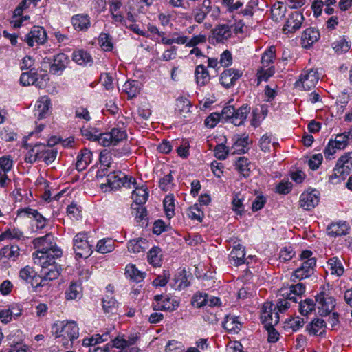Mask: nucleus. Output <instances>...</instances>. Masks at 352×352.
<instances>
[{"label": "nucleus", "mask_w": 352, "mask_h": 352, "mask_svg": "<svg viewBox=\"0 0 352 352\" xmlns=\"http://www.w3.org/2000/svg\"><path fill=\"white\" fill-rule=\"evenodd\" d=\"M36 72L31 69L30 72H24L21 75L20 82L23 85H35Z\"/></svg>", "instance_id": "nucleus-54"}, {"label": "nucleus", "mask_w": 352, "mask_h": 352, "mask_svg": "<svg viewBox=\"0 0 352 352\" xmlns=\"http://www.w3.org/2000/svg\"><path fill=\"white\" fill-rule=\"evenodd\" d=\"M244 198L241 194H236L232 199V209L237 214L241 215L244 212Z\"/></svg>", "instance_id": "nucleus-48"}, {"label": "nucleus", "mask_w": 352, "mask_h": 352, "mask_svg": "<svg viewBox=\"0 0 352 352\" xmlns=\"http://www.w3.org/2000/svg\"><path fill=\"white\" fill-rule=\"evenodd\" d=\"M350 140H352V131L337 135L333 141L337 146V149H344L348 145Z\"/></svg>", "instance_id": "nucleus-35"}, {"label": "nucleus", "mask_w": 352, "mask_h": 352, "mask_svg": "<svg viewBox=\"0 0 352 352\" xmlns=\"http://www.w3.org/2000/svg\"><path fill=\"white\" fill-rule=\"evenodd\" d=\"M96 248L98 252L106 254L114 250L115 244L111 239H103L98 242Z\"/></svg>", "instance_id": "nucleus-37"}, {"label": "nucleus", "mask_w": 352, "mask_h": 352, "mask_svg": "<svg viewBox=\"0 0 352 352\" xmlns=\"http://www.w3.org/2000/svg\"><path fill=\"white\" fill-rule=\"evenodd\" d=\"M349 164L352 165V153H347L342 155L337 162L333 170V174L331 177H338L349 174Z\"/></svg>", "instance_id": "nucleus-13"}, {"label": "nucleus", "mask_w": 352, "mask_h": 352, "mask_svg": "<svg viewBox=\"0 0 352 352\" xmlns=\"http://www.w3.org/2000/svg\"><path fill=\"white\" fill-rule=\"evenodd\" d=\"M326 322L323 319L316 318L306 327V330L310 335L321 336L325 332Z\"/></svg>", "instance_id": "nucleus-25"}, {"label": "nucleus", "mask_w": 352, "mask_h": 352, "mask_svg": "<svg viewBox=\"0 0 352 352\" xmlns=\"http://www.w3.org/2000/svg\"><path fill=\"white\" fill-rule=\"evenodd\" d=\"M332 47L336 52L341 54L346 52L350 48V45L345 38H340L339 40L333 43Z\"/></svg>", "instance_id": "nucleus-51"}, {"label": "nucleus", "mask_w": 352, "mask_h": 352, "mask_svg": "<svg viewBox=\"0 0 352 352\" xmlns=\"http://www.w3.org/2000/svg\"><path fill=\"white\" fill-rule=\"evenodd\" d=\"M315 307L316 303L314 300L307 298L300 302L299 311L301 315L307 316L315 309Z\"/></svg>", "instance_id": "nucleus-42"}, {"label": "nucleus", "mask_w": 352, "mask_h": 352, "mask_svg": "<svg viewBox=\"0 0 352 352\" xmlns=\"http://www.w3.org/2000/svg\"><path fill=\"white\" fill-rule=\"evenodd\" d=\"M328 270L331 274L340 276L344 273V267L341 259L338 257H332L327 262Z\"/></svg>", "instance_id": "nucleus-30"}, {"label": "nucleus", "mask_w": 352, "mask_h": 352, "mask_svg": "<svg viewBox=\"0 0 352 352\" xmlns=\"http://www.w3.org/2000/svg\"><path fill=\"white\" fill-rule=\"evenodd\" d=\"M212 39L217 43H223L232 35L231 28L227 24L219 25L212 31Z\"/></svg>", "instance_id": "nucleus-20"}, {"label": "nucleus", "mask_w": 352, "mask_h": 352, "mask_svg": "<svg viewBox=\"0 0 352 352\" xmlns=\"http://www.w3.org/2000/svg\"><path fill=\"white\" fill-rule=\"evenodd\" d=\"M163 204L166 217L171 219L175 215V199L173 195H168L166 196Z\"/></svg>", "instance_id": "nucleus-39"}, {"label": "nucleus", "mask_w": 352, "mask_h": 352, "mask_svg": "<svg viewBox=\"0 0 352 352\" xmlns=\"http://www.w3.org/2000/svg\"><path fill=\"white\" fill-rule=\"evenodd\" d=\"M316 302L320 316L328 315L336 306L335 299L325 292H321L316 296Z\"/></svg>", "instance_id": "nucleus-8"}, {"label": "nucleus", "mask_w": 352, "mask_h": 352, "mask_svg": "<svg viewBox=\"0 0 352 352\" xmlns=\"http://www.w3.org/2000/svg\"><path fill=\"white\" fill-rule=\"evenodd\" d=\"M74 250L76 256L87 258L92 253L91 245L87 241L86 232H79L74 238Z\"/></svg>", "instance_id": "nucleus-6"}, {"label": "nucleus", "mask_w": 352, "mask_h": 352, "mask_svg": "<svg viewBox=\"0 0 352 352\" xmlns=\"http://www.w3.org/2000/svg\"><path fill=\"white\" fill-rule=\"evenodd\" d=\"M319 76L317 70L310 69L304 72L300 76V78L295 83L296 87L302 88L305 90H309L314 87L318 83Z\"/></svg>", "instance_id": "nucleus-9"}, {"label": "nucleus", "mask_w": 352, "mask_h": 352, "mask_svg": "<svg viewBox=\"0 0 352 352\" xmlns=\"http://www.w3.org/2000/svg\"><path fill=\"white\" fill-rule=\"evenodd\" d=\"M54 336L68 337L77 339L79 336V328L74 321L60 322L53 325Z\"/></svg>", "instance_id": "nucleus-4"}, {"label": "nucleus", "mask_w": 352, "mask_h": 352, "mask_svg": "<svg viewBox=\"0 0 352 352\" xmlns=\"http://www.w3.org/2000/svg\"><path fill=\"white\" fill-rule=\"evenodd\" d=\"M278 146V143L272 141V136L268 134L263 135L259 140V147L265 153L271 151V148L274 149Z\"/></svg>", "instance_id": "nucleus-34"}, {"label": "nucleus", "mask_w": 352, "mask_h": 352, "mask_svg": "<svg viewBox=\"0 0 352 352\" xmlns=\"http://www.w3.org/2000/svg\"><path fill=\"white\" fill-rule=\"evenodd\" d=\"M51 58H44L45 63L50 64V72L56 74L59 71H63L69 63V58L67 56L63 53L58 54L54 56L53 63H51Z\"/></svg>", "instance_id": "nucleus-16"}, {"label": "nucleus", "mask_w": 352, "mask_h": 352, "mask_svg": "<svg viewBox=\"0 0 352 352\" xmlns=\"http://www.w3.org/2000/svg\"><path fill=\"white\" fill-rule=\"evenodd\" d=\"M98 43L104 51H111L113 49L111 36L109 34L102 32L99 35Z\"/></svg>", "instance_id": "nucleus-47"}, {"label": "nucleus", "mask_w": 352, "mask_h": 352, "mask_svg": "<svg viewBox=\"0 0 352 352\" xmlns=\"http://www.w3.org/2000/svg\"><path fill=\"white\" fill-rule=\"evenodd\" d=\"M125 275L136 283H139L144 279V274L140 272L135 265L132 264L126 265Z\"/></svg>", "instance_id": "nucleus-36"}, {"label": "nucleus", "mask_w": 352, "mask_h": 352, "mask_svg": "<svg viewBox=\"0 0 352 352\" xmlns=\"http://www.w3.org/2000/svg\"><path fill=\"white\" fill-rule=\"evenodd\" d=\"M249 144V137L246 135H243L241 137L238 138L234 144H233L232 149H233V153H244L245 148Z\"/></svg>", "instance_id": "nucleus-41"}, {"label": "nucleus", "mask_w": 352, "mask_h": 352, "mask_svg": "<svg viewBox=\"0 0 352 352\" xmlns=\"http://www.w3.org/2000/svg\"><path fill=\"white\" fill-rule=\"evenodd\" d=\"M18 215L27 216L29 218L34 219L36 221V226L37 229H43L47 223V219L45 218L37 210L25 208L18 210Z\"/></svg>", "instance_id": "nucleus-17"}, {"label": "nucleus", "mask_w": 352, "mask_h": 352, "mask_svg": "<svg viewBox=\"0 0 352 352\" xmlns=\"http://www.w3.org/2000/svg\"><path fill=\"white\" fill-rule=\"evenodd\" d=\"M210 12V16L213 19H216L219 14V8L218 7L212 8L210 0H204L202 3L199 5L194 10L195 20L201 23L204 21L207 14Z\"/></svg>", "instance_id": "nucleus-7"}, {"label": "nucleus", "mask_w": 352, "mask_h": 352, "mask_svg": "<svg viewBox=\"0 0 352 352\" xmlns=\"http://www.w3.org/2000/svg\"><path fill=\"white\" fill-rule=\"evenodd\" d=\"M46 39V32L43 28L40 26H34L25 37V41L30 47H33L35 45L43 44Z\"/></svg>", "instance_id": "nucleus-12"}, {"label": "nucleus", "mask_w": 352, "mask_h": 352, "mask_svg": "<svg viewBox=\"0 0 352 352\" xmlns=\"http://www.w3.org/2000/svg\"><path fill=\"white\" fill-rule=\"evenodd\" d=\"M22 236L23 232L19 230L18 229H8L1 234H0V241L12 239H19L22 237Z\"/></svg>", "instance_id": "nucleus-53"}, {"label": "nucleus", "mask_w": 352, "mask_h": 352, "mask_svg": "<svg viewBox=\"0 0 352 352\" xmlns=\"http://www.w3.org/2000/svg\"><path fill=\"white\" fill-rule=\"evenodd\" d=\"M13 166V160L10 156H3L0 157V168L2 172L10 171Z\"/></svg>", "instance_id": "nucleus-59"}, {"label": "nucleus", "mask_w": 352, "mask_h": 352, "mask_svg": "<svg viewBox=\"0 0 352 352\" xmlns=\"http://www.w3.org/2000/svg\"><path fill=\"white\" fill-rule=\"evenodd\" d=\"M250 109V107H249L248 104H243L238 109H235L232 123L235 126H240L243 124L247 119Z\"/></svg>", "instance_id": "nucleus-27"}, {"label": "nucleus", "mask_w": 352, "mask_h": 352, "mask_svg": "<svg viewBox=\"0 0 352 352\" xmlns=\"http://www.w3.org/2000/svg\"><path fill=\"white\" fill-rule=\"evenodd\" d=\"M195 77L197 85L203 87L209 83L210 76L206 67L201 64L196 67L195 71Z\"/></svg>", "instance_id": "nucleus-24"}, {"label": "nucleus", "mask_w": 352, "mask_h": 352, "mask_svg": "<svg viewBox=\"0 0 352 352\" xmlns=\"http://www.w3.org/2000/svg\"><path fill=\"white\" fill-rule=\"evenodd\" d=\"M139 83L135 80L126 81L123 85V91L130 98L135 96L139 93Z\"/></svg>", "instance_id": "nucleus-45"}, {"label": "nucleus", "mask_w": 352, "mask_h": 352, "mask_svg": "<svg viewBox=\"0 0 352 352\" xmlns=\"http://www.w3.org/2000/svg\"><path fill=\"white\" fill-rule=\"evenodd\" d=\"M187 215L190 219L197 220L200 222L202 221V219L204 217V212L197 204H195L188 208L187 210Z\"/></svg>", "instance_id": "nucleus-46"}, {"label": "nucleus", "mask_w": 352, "mask_h": 352, "mask_svg": "<svg viewBox=\"0 0 352 352\" xmlns=\"http://www.w3.org/2000/svg\"><path fill=\"white\" fill-rule=\"evenodd\" d=\"M71 22L75 30L87 32L91 27V17L88 14H77L72 17Z\"/></svg>", "instance_id": "nucleus-15"}, {"label": "nucleus", "mask_w": 352, "mask_h": 352, "mask_svg": "<svg viewBox=\"0 0 352 352\" xmlns=\"http://www.w3.org/2000/svg\"><path fill=\"white\" fill-rule=\"evenodd\" d=\"M148 197V192L147 188L144 186L140 188H135L132 193V199L135 202V205H142L144 204Z\"/></svg>", "instance_id": "nucleus-32"}, {"label": "nucleus", "mask_w": 352, "mask_h": 352, "mask_svg": "<svg viewBox=\"0 0 352 352\" xmlns=\"http://www.w3.org/2000/svg\"><path fill=\"white\" fill-rule=\"evenodd\" d=\"M113 146L118 144L120 142L124 140L126 138V133L125 131L118 128H113L109 132Z\"/></svg>", "instance_id": "nucleus-52"}, {"label": "nucleus", "mask_w": 352, "mask_h": 352, "mask_svg": "<svg viewBox=\"0 0 352 352\" xmlns=\"http://www.w3.org/2000/svg\"><path fill=\"white\" fill-rule=\"evenodd\" d=\"M102 307L105 312L113 313L117 307V302L114 298L107 296L102 299Z\"/></svg>", "instance_id": "nucleus-56"}, {"label": "nucleus", "mask_w": 352, "mask_h": 352, "mask_svg": "<svg viewBox=\"0 0 352 352\" xmlns=\"http://www.w3.org/2000/svg\"><path fill=\"white\" fill-rule=\"evenodd\" d=\"M184 346L182 342L171 340L166 346V352H184Z\"/></svg>", "instance_id": "nucleus-60"}, {"label": "nucleus", "mask_w": 352, "mask_h": 352, "mask_svg": "<svg viewBox=\"0 0 352 352\" xmlns=\"http://www.w3.org/2000/svg\"><path fill=\"white\" fill-rule=\"evenodd\" d=\"M319 202L318 192L316 190L303 192L300 198V206L306 210H310Z\"/></svg>", "instance_id": "nucleus-14"}, {"label": "nucleus", "mask_w": 352, "mask_h": 352, "mask_svg": "<svg viewBox=\"0 0 352 352\" xmlns=\"http://www.w3.org/2000/svg\"><path fill=\"white\" fill-rule=\"evenodd\" d=\"M207 302V294L197 292L192 297V305L197 308L206 306Z\"/></svg>", "instance_id": "nucleus-55"}, {"label": "nucleus", "mask_w": 352, "mask_h": 352, "mask_svg": "<svg viewBox=\"0 0 352 352\" xmlns=\"http://www.w3.org/2000/svg\"><path fill=\"white\" fill-rule=\"evenodd\" d=\"M276 47L274 46H270L265 52L263 54L261 57V63L264 67H267L275 58Z\"/></svg>", "instance_id": "nucleus-50"}, {"label": "nucleus", "mask_w": 352, "mask_h": 352, "mask_svg": "<svg viewBox=\"0 0 352 352\" xmlns=\"http://www.w3.org/2000/svg\"><path fill=\"white\" fill-rule=\"evenodd\" d=\"M73 60L79 65H84L91 61V57L84 50L75 51L73 53Z\"/></svg>", "instance_id": "nucleus-43"}, {"label": "nucleus", "mask_w": 352, "mask_h": 352, "mask_svg": "<svg viewBox=\"0 0 352 352\" xmlns=\"http://www.w3.org/2000/svg\"><path fill=\"white\" fill-rule=\"evenodd\" d=\"M111 16L112 22L116 25H126V21L124 14L120 10H112L109 12Z\"/></svg>", "instance_id": "nucleus-58"}, {"label": "nucleus", "mask_w": 352, "mask_h": 352, "mask_svg": "<svg viewBox=\"0 0 352 352\" xmlns=\"http://www.w3.org/2000/svg\"><path fill=\"white\" fill-rule=\"evenodd\" d=\"M245 253L244 248L241 245L238 244L234 247L230 254V259L231 262L235 265H239L243 264L244 261Z\"/></svg>", "instance_id": "nucleus-29"}, {"label": "nucleus", "mask_w": 352, "mask_h": 352, "mask_svg": "<svg viewBox=\"0 0 352 352\" xmlns=\"http://www.w3.org/2000/svg\"><path fill=\"white\" fill-rule=\"evenodd\" d=\"M207 41L206 36L204 34H198L191 38H188L187 47H197L198 45L206 43Z\"/></svg>", "instance_id": "nucleus-61"}, {"label": "nucleus", "mask_w": 352, "mask_h": 352, "mask_svg": "<svg viewBox=\"0 0 352 352\" xmlns=\"http://www.w3.org/2000/svg\"><path fill=\"white\" fill-rule=\"evenodd\" d=\"M49 80V76L45 70H41L40 74L36 72L35 86L38 88H44Z\"/></svg>", "instance_id": "nucleus-57"}, {"label": "nucleus", "mask_w": 352, "mask_h": 352, "mask_svg": "<svg viewBox=\"0 0 352 352\" xmlns=\"http://www.w3.org/2000/svg\"><path fill=\"white\" fill-rule=\"evenodd\" d=\"M50 99L47 96H43L38 98L35 105V115L38 119L45 118L50 108Z\"/></svg>", "instance_id": "nucleus-22"}, {"label": "nucleus", "mask_w": 352, "mask_h": 352, "mask_svg": "<svg viewBox=\"0 0 352 352\" xmlns=\"http://www.w3.org/2000/svg\"><path fill=\"white\" fill-rule=\"evenodd\" d=\"M319 38L320 33L317 29L314 28H307L301 36L302 46L305 48H308L318 41Z\"/></svg>", "instance_id": "nucleus-21"}, {"label": "nucleus", "mask_w": 352, "mask_h": 352, "mask_svg": "<svg viewBox=\"0 0 352 352\" xmlns=\"http://www.w3.org/2000/svg\"><path fill=\"white\" fill-rule=\"evenodd\" d=\"M305 292V286L303 283H297L289 287V289L281 288L280 290V295L283 297H287L290 300L296 302V296H300Z\"/></svg>", "instance_id": "nucleus-19"}, {"label": "nucleus", "mask_w": 352, "mask_h": 352, "mask_svg": "<svg viewBox=\"0 0 352 352\" xmlns=\"http://www.w3.org/2000/svg\"><path fill=\"white\" fill-rule=\"evenodd\" d=\"M82 289L80 285L72 283L65 291V298L67 300L80 299L82 295Z\"/></svg>", "instance_id": "nucleus-33"}, {"label": "nucleus", "mask_w": 352, "mask_h": 352, "mask_svg": "<svg viewBox=\"0 0 352 352\" xmlns=\"http://www.w3.org/2000/svg\"><path fill=\"white\" fill-rule=\"evenodd\" d=\"M261 319L265 327L276 325L279 322L278 312H273V304L267 302L263 304Z\"/></svg>", "instance_id": "nucleus-11"}, {"label": "nucleus", "mask_w": 352, "mask_h": 352, "mask_svg": "<svg viewBox=\"0 0 352 352\" xmlns=\"http://www.w3.org/2000/svg\"><path fill=\"white\" fill-rule=\"evenodd\" d=\"M91 157L92 153L89 149L84 148L81 150L77 157V161L76 163L77 170L78 171L85 170L91 162Z\"/></svg>", "instance_id": "nucleus-26"}, {"label": "nucleus", "mask_w": 352, "mask_h": 352, "mask_svg": "<svg viewBox=\"0 0 352 352\" xmlns=\"http://www.w3.org/2000/svg\"><path fill=\"white\" fill-rule=\"evenodd\" d=\"M179 305V300L175 296L156 295L152 306L154 310L173 311L178 308Z\"/></svg>", "instance_id": "nucleus-5"}, {"label": "nucleus", "mask_w": 352, "mask_h": 352, "mask_svg": "<svg viewBox=\"0 0 352 352\" xmlns=\"http://www.w3.org/2000/svg\"><path fill=\"white\" fill-rule=\"evenodd\" d=\"M128 250L133 253H140L148 248V242L146 239L140 238L131 240L128 243Z\"/></svg>", "instance_id": "nucleus-31"}, {"label": "nucleus", "mask_w": 352, "mask_h": 352, "mask_svg": "<svg viewBox=\"0 0 352 352\" xmlns=\"http://www.w3.org/2000/svg\"><path fill=\"white\" fill-rule=\"evenodd\" d=\"M55 259L50 258L45 265L38 264L41 267V270L38 276L40 281L37 283L36 287H48L50 281L55 280L59 276L60 270L56 265Z\"/></svg>", "instance_id": "nucleus-2"}, {"label": "nucleus", "mask_w": 352, "mask_h": 352, "mask_svg": "<svg viewBox=\"0 0 352 352\" xmlns=\"http://www.w3.org/2000/svg\"><path fill=\"white\" fill-rule=\"evenodd\" d=\"M177 111L180 118H188L190 113V102L186 98L181 97L177 100Z\"/></svg>", "instance_id": "nucleus-28"}, {"label": "nucleus", "mask_w": 352, "mask_h": 352, "mask_svg": "<svg viewBox=\"0 0 352 352\" xmlns=\"http://www.w3.org/2000/svg\"><path fill=\"white\" fill-rule=\"evenodd\" d=\"M135 181L133 177L128 178L126 175L122 173L121 171L112 172L107 175V183H102L100 188L104 189L105 187H109L111 190H117L122 186H126L129 188H131V185L135 186Z\"/></svg>", "instance_id": "nucleus-3"}, {"label": "nucleus", "mask_w": 352, "mask_h": 352, "mask_svg": "<svg viewBox=\"0 0 352 352\" xmlns=\"http://www.w3.org/2000/svg\"><path fill=\"white\" fill-rule=\"evenodd\" d=\"M228 154V148L223 144H219L214 148V155L219 160H225Z\"/></svg>", "instance_id": "nucleus-64"}, {"label": "nucleus", "mask_w": 352, "mask_h": 352, "mask_svg": "<svg viewBox=\"0 0 352 352\" xmlns=\"http://www.w3.org/2000/svg\"><path fill=\"white\" fill-rule=\"evenodd\" d=\"M19 255V248L16 245H6L0 250V256L14 260Z\"/></svg>", "instance_id": "nucleus-44"}, {"label": "nucleus", "mask_w": 352, "mask_h": 352, "mask_svg": "<svg viewBox=\"0 0 352 352\" xmlns=\"http://www.w3.org/2000/svg\"><path fill=\"white\" fill-rule=\"evenodd\" d=\"M241 76L242 72L232 68L228 69L221 73L220 81L221 85L224 87H230L233 85Z\"/></svg>", "instance_id": "nucleus-18"}, {"label": "nucleus", "mask_w": 352, "mask_h": 352, "mask_svg": "<svg viewBox=\"0 0 352 352\" xmlns=\"http://www.w3.org/2000/svg\"><path fill=\"white\" fill-rule=\"evenodd\" d=\"M148 261L154 267L160 266L162 261L160 248L154 247L148 253Z\"/></svg>", "instance_id": "nucleus-40"}, {"label": "nucleus", "mask_w": 352, "mask_h": 352, "mask_svg": "<svg viewBox=\"0 0 352 352\" xmlns=\"http://www.w3.org/2000/svg\"><path fill=\"white\" fill-rule=\"evenodd\" d=\"M349 227L346 222L339 221L332 223L327 227V233L329 236L336 237L346 235L349 233Z\"/></svg>", "instance_id": "nucleus-23"}, {"label": "nucleus", "mask_w": 352, "mask_h": 352, "mask_svg": "<svg viewBox=\"0 0 352 352\" xmlns=\"http://www.w3.org/2000/svg\"><path fill=\"white\" fill-rule=\"evenodd\" d=\"M305 20L302 13L298 11H293L288 15L283 31L285 34L294 33L300 28Z\"/></svg>", "instance_id": "nucleus-10"}, {"label": "nucleus", "mask_w": 352, "mask_h": 352, "mask_svg": "<svg viewBox=\"0 0 352 352\" xmlns=\"http://www.w3.org/2000/svg\"><path fill=\"white\" fill-rule=\"evenodd\" d=\"M39 150H38L37 148H36V144L32 146L27 153V154L25 156L24 160L25 162L29 163V164H33L36 160H38V152Z\"/></svg>", "instance_id": "nucleus-63"}, {"label": "nucleus", "mask_w": 352, "mask_h": 352, "mask_svg": "<svg viewBox=\"0 0 352 352\" xmlns=\"http://www.w3.org/2000/svg\"><path fill=\"white\" fill-rule=\"evenodd\" d=\"M236 169L244 177H247L250 174V169L249 168L248 160L244 157L239 158L236 162Z\"/></svg>", "instance_id": "nucleus-49"}, {"label": "nucleus", "mask_w": 352, "mask_h": 352, "mask_svg": "<svg viewBox=\"0 0 352 352\" xmlns=\"http://www.w3.org/2000/svg\"><path fill=\"white\" fill-rule=\"evenodd\" d=\"M34 245L38 250L33 254L35 264L45 265L50 258H58L63 254L62 250L57 246L54 237L51 234H47L42 237H38L33 241Z\"/></svg>", "instance_id": "nucleus-1"}, {"label": "nucleus", "mask_w": 352, "mask_h": 352, "mask_svg": "<svg viewBox=\"0 0 352 352\" xmlns=\"http://www.w3.org/2000/svg\"><path fill=\"white\" fill-rule=\"evenodd\" d=\"M316 261L315 258H311L310 259L304 261L300 267L305 271V273L307 274V276H311L313 274L314 267L316 265Z\"/></svg>", "instance_id": "nucleus-62"}, {"label": "nucleus", "mask_w": 352, "mask_h": 352, "mask_svg": "<svg viewBox=\"0 0 352 352\" xmlns=\"http://www.w3.org/2000/svg\"><path fill=\"white\" fill-rule=\"evenodd\" d=\"M286 10L287 8L283 6V3L277 2L275 3L271 9V14L273 20L275 21H280L284 17Z\"/></svg>", "instance_id": "nucleus-38"}]
</instances>
